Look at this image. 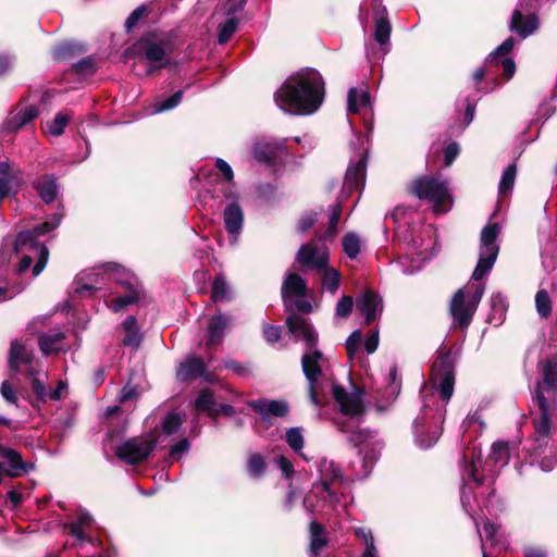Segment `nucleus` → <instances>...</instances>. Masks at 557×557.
I'll use <instances>...</instances> for the list:
<instances>
[{"label":"nucleus","instance_id":"37998d69","mask_svg":"<svg viewBox=\"0 0 557 557\" xmlns=\"http://www.w3.org/2000/svg\"><path fill=\"white\" fill-rule=\"evenodd\" d=\"M238 27V20L236 17H228L226 21L221 23L218 27L219 35L218 41L221 45L226 44L234 35Z\"/></svg>","mask_w":557,"mask_h":557},{"label":"nucleus","instance_id":"09e8293b","mask_svg":"<svg viewBox=\"0 0 557 557\" xmlns=\"http://www.w3.org/2000/svg\"><path fill=\"white\" fill-rule=\"evenodd\" d=\"M517 174L516 164H509L502 174L499 182V194L505 195L512 189Z\"/></svg>","mask_w":557,"mask_h":557},{"label":"nucleus","instance_id":"2eb2a0df","mask_svg":"<svg viewBox=\"0 0 557 557\" xmlns=\"http://www.w3.org/2000/svg\"><path fill=\"white\" fill-rule=\"evenodd\" d=\"M374 40L381 46L383 53L389 49L392 24L388 20L387 10L382 5L381 0H373Z\"/></svg>","mask_w":557,"mask_h":557},{"label":"nucleus","instance_id":"de8ad7c7","mask_svg":"<svg viewBox=\"0 0 557 557\" xmlns=\"http://www.w3.org/2000/svg\"><path fill=\"white\" fill-rule=\"evenodd\" d=\"M182 424L183 420L181 416L175 411H171L165 416V418L162 421V432L169 436L173 435L178 432Z\"/></svg>","mask_w":557,"mask_h":557},{"label":"nucleus","instance_id":"f704fd0d","mask_svg":"<svg viewBox=\"0 0 557 557\" xmlns=\"http://www.w3.org/2000/svg\"><path fill=\"white\" fill-rule=\"evenodd\" d=\"M65 338V333L53 332V333H40L38 335V346L44 356H49L53 352H58L60 348L57 347Z\"/></svg>","mask_w":557,"mask_h":557},{"label":"nucleus","instance_id":"69168bd1","mask_svg":"<svg viewBox=\"0 0 557 557\" xmlns=\"http://www.w3.org/2000/svg\"><path fill=\"white\" fill-rule=\"evenodd\" d=\"M145 12V7L140 5L128 15L125 21V28L127 32H131L137 25L139 20L144 16Z\"/></svg>","mask_w":557,"mask_h":557},{"label":"nucleus","instance_id":"0e129e2a","mask_svg":"<svg viewBox=\"0 0 557 557\" xmlns=\"http://www.w3.org/2000/svg\"><path fill=\"white\" fill-rule=\"evenodd\" d=\"M16 58L11 53H0V77L9 73L15 65Z\"/></svg>","mask_w":557,"mask_h":557},{"label":"nucleus","instance_id":"cd10ccee","mask_svg":"<svg viewBox=\"0 0 557 557\" xmlns=\"http://www.w3.org/2000/svg\"><path fill=\"white\" fill-rule=\"evenodd\" d=\"M480 457V451H476L475 447L467 448L462 455L463 463V476L471 479L476 486H482L485 482L483 475L478 474V468L475 466V459Z\"/></svg>","mask_w":557,"mask_h":557},{"label":"nucleus","instance_id":"49530a36","mask_svg":"<svg viewBox=\"0 0 557 557\" xmlns=\"http://www.w3.org/2000/svg\"><path fill=\"white\" fill-rule=\"evenodd\" d=\"M535 306L539 314L542 318H548L552 313V300L545 289L537 290L535 295Z\"/></svg>","mask_w":557,"mask_h":557},{"label":"nucleus","instance_id":"4d7b16f0","mask_svg":"<svg viewBox=\"0 0 557 557\" xmlns=\"http://www.w3.org/2000/svg\"><path fill=\"white\" fill-rule=\"evenodd\" d=\"M342 211H332L329 219V226L324 233L319 236L320 240H329L332 239L337 233V225L341 220Z\"/></svg>","mask_w":557,"mask_h":557},{"label":"nucleus","instance_id":"79ce46f5","mask_svg":"<svg viewBox=\"0 0 557 557\" xmlns=\"http://www.w3.org/2000/svg\"><path fill=\"white\" fill-rule=\"evenodd\" d=\"M216 401L214 393L211 388H203L200 391L197 399L195 400V407L198 411L207 412L215 407Z\"/></svg>","mask_w":557,"mask_h":557},{"label":"nucleus","instance_id":"6e6d98bb","mask_svg":"<svg viewBox=\"0 0 557 557\" xmlns=\"http://www.w3.org/2000/svg\"><path fill=\"white\" fill-rule=\"evenodd\" d=\"M362 336L363 335L361 330H355L346 339L345 347L349 359H352L355 357L357 350L361 345Z\"/></svg>","mask_w":557,"mask_h":557},{"label":"nucleus","instance_id":"7ed1b4c3","mask_svg":"<svg viewBox=\"0 0 557 557\" xmlns=\"http://www.w3.org/2000/svg\"><path fill=\"white\" fill-rule=\"evenodd\" d=\"M61 214L55 213L51 221H45L36 224L30 230L21 231L17 233L13 243V251L21 253L26 251L21 258L17 271L18 273L26 272L33 264L34 258H37L35 265L33 267V275L38 276L47 265L49 258V249L46 245L37 240L38 236L45 235L55 227L61 222Z\"/></svg>","mask_w":557,"mask_h":557},{"label":"nucleus","instance_id":"473e14b6","mask_svg":"<svg viewBox=\"0 0 557 557\" xmlns=\"http://www.w3.org/2000/svg\"><path fill=\"white\" fill-rule=\"evenodd\" d=\"M498 69L499 67H497L496 65H490L488 67H486L485 63L483 64L482 67L476 69L472 75L475 89L478 91L484 92V94H487V92H491V91L497 89L500 86V84L495 77L488 78L485 87L481 88L478 85L485 76L488 77L491 75H494L495 71Z\"/></svg>","mask_w":557,"mask_h":557},{"label":"nucleus","instance_id":"dca6fc26","mask_svg":"<svg viewBox=\"0 0 557 557\" xmlns=\"http://www.w3.org/2000/svg\"><path fill=\"white\" fill-rule=\"evenodd\" d=\"M449 312L453 318V325L465 331L469 327L475 313L473 305L466 304V295L462 288L458 289L450 301Z\"/></svg>","mask_w":557,"mask_h":557},{"label":"nucleus","instance_id":"680f3d73","mask_svg":"<svg viewBox=\"0 0 557 557\" xmlns=\"http://www.w3.org/2000/svg\"><path fill=\"white\" fill-rule=\"evenodd\" d=\"M380 343V336H379V330L373 329L370 330L366 343H364V349L369 355H372L376 351Z\"/></svg>","mask_w":557,"mask_h":557},{"label":"nucleus","instance_id":"f8f14e48","mask_svg":"<svg viewBox=\"0 0 557 557\" xmlns=\"http://www.w3.org/2000/svg\"><path fill=\"white\" fill-rule=\"evenodd\" d=\"M515 42L516 41L512 37L507 38L485 59V66L488 67L490 65H496L502 69L503 76L506 81L511 79L516 72L515 61L508 55L512 50Z\"/></svg>","mask_w":557,"mask_h":557},{"label":"nucleus","instance_id":"4468645a","mask_svg":"<svg viewBox=\"0 0 557 557\" xmlns=\"http://www.w3.org/2000/svg\"><path fill=\"white\" fill-rule=\"evenodd\" d=\"M286 326L288 332L295 337L296 341L304 339L306 348L318 347L319 335L313 325L301 315L292 312L286 318Z\"/></svg>","mask_w":557,"mask_h":557},{"label":"nucleus","instance_id":"052dcab7","mask_svg":"<svg viewBox=\"0 0 557 557\" xmlns=\"http://www.w3.org/2000/svg\"><path fill=\"white\" fill-rule=\"evenodd\" d=\"M263 336L269 344L277 343L282 337V326L273 324L263 325Z\"/></svg>","mask_w":557,"mask_h":557},{"label":"nucleus","instance_id":"c756f323","mask_svg":"<svg viewBox=\"0 0 557 557\" xmlns=\"http://www.w3.org/2000/svg\"><path fill=\"white\" fill-rule=\"evenodd\" d=\"M497 211L491 215L490 222L481 231V250L493 251V248L499 247L495 242L500 233L502 225L498 222H492L496 216Z\"/></svg>","mask_w":557,"mask_h":557},{"label":"nucleus","instance_id":"603ef678","mask_svg":"<svg viewBox=\"0 0 557 557\" xmlns=\"http://www.w3.org/2000/svg\"><path fill=\"white\" fill-rule=\"evenodd\" d=\"M285 441L295 453L300 451L305 444L301 428L288 429L285 434Z\"/></svg>","mask_w":557,"mask_h":557},{"label":"nucleus","instance_id":"e2e57ef3","mask_svg":"<svg viewBox=\"0 0 557 557\" xmlns=\"http://www.w3.org/2000/svg\"><path fill=\"white\" fill-rule=\"evenodd\" d=\"M1 396L12 405L17 406V396L12 384L9 381H3L0 386Z\"/></svg>","mask_w":557,"mask_h":557},{"label":"nucleus","instance_id":"412c9836","mask_svg":"<svg viewBox=\"0 0 557 557\" xmlns=\"http://www.w3.org/2000/svg\"><path fill=\"white\" fill-rule=\"evenodd\" d=\"M34 351L28 349L22 341L14 339L11 342L8 354V367L12 373H21V367L30 366V363H34Z\"/></svg>","mask_w":557,"mask_h":557},{"label":"nucleus","instance_id":"bf43d9fd","mask_svg":"<svg viewBox=\"0 0 557 557\" xmlns=\"http://www.w3.org/2000/svg\"><path fill=\"white\" fill-rule=\"evenodd\" d=\"M73 69L82 75H90L96 71V63L92 58L87 57L73 63Z\"/></svg>","mask_w":557,"mask_h":557},{"label":"nucleus","instance_id":"864d4df0","mask_svg":"<svg viewBox=\"0 0 557 557\" xmlns=\"http://www.w3.org/2000/svg\"><path fill=\"white\" fill-rule=\"evenodd\" d=\"M30 385L35 394V400H29L32 406H35L36 403H46L48 399V391L46 383L41 381L39 377H33Z\"/></svg>","mask_w":557,"mask_h":557},{"label":"nucleus","instance_id":"7c9ffc66","mask_svg":"<svg viewBox=\"0 0 557 557\" xmlns=\"http://www.w3.org/2000/svg\"><path fill=\"white\" fill-rule=\"evenodd\" d=\"M310 530V546H309V554L310 557H319L322 548L327 546L329 540L324 536V525L312 521L309 525Z\"/></svg>","mask_w":557,"mask_h":557},{"label":"nucleus","instance_id":"5fc2aeb1","mask_svg":"<svg viewBox=\"0 0 557 557\" xmlns=\"http://www.w3.org/2000/svg\"><path fill=\"white\" fill-rule=\"evenodd\" d=\"M341 284V274L332 268H326L323 274V285L331 293H335Z\"/></svg>","mask_w":557,"mask_h":557},{"label":"nucleus","instance_id":"b1692460","mask_svg":"<svg viewBox=\"0 0 557 557\" xmlns=\"http://www.w3.org/2000/svg\"><path fill=\"white\" fill-rule=\"evenodd\" d=\"M38 114L39 110L33 104L25 106L17 111H12L3 124V131L8 133L15 132L35 120Z\"/></svg>","mask_w":557,"mask_h":557},{"label":"nucleus","instance_id":"58836bf2","mask_svg":"<svg viewBox=\"0 0 557 557\" xmlns=\"http://www.w3.org/2000/svg\"><path fill=\"white\" fill-rule=\"evenodd\" d=\"M243 222V211H224L225 230L235 240L242 231Z\"/></svg>","mask_w":557,"mask_h":557},{"label":"nucleus","instance_id":"c9c22d12","mask_svg":"<svg viewBox=\"0 0 557 557\" xmlns=\"http://www.w3.org/2000/svg\"><path fill=\"white\" fill-rule=\"evenodd\" d=\"M183 95L184 90H178L165 98L158 97L156 101L151 104V113L159 114L175 109L182 102Z\"/></svg>","mask_w":557,"mask_h":557},{"label":"nucleus","instance_id":"a211bd4d","mask_svg":"<svg viewBox=\"0 0 557 557\" xmlns=\"http://www.w3.org/2000/svg\"><path fill=\"white\" fill-rule=\"evenodd\" d=\"M248 406L265 422H269L271 417L285 418L290 410L286 400L276 399L259 398L249 401Z\"/></svg>","mask_w":557,"mask_h":557},{"label":"nucleus","instance_id":"423d86ee","mask_svg":"<svg viewBox=\"0 0 557 557\" xmlns=\"http://www.w3.org/2000/svg\"><path fill=\"white\" fill-rule=\"evenodd\" d=\"M150 438L134 436L126 440L115 448V456L129 466H137L146 461L157 447L159 433L153 430Z\"/></svg>","mask_w":557,"mask_h":557},{"label":"nucleus","instance_id":"20e7f679","mask_svg":"<svg viewBox=\"0 0 557 557\" xmlns=\"http://www.w3.org/2000/svg\"><path fill=\"white\" fill-rule=\"evenodd\" d=\"M368 138L357 137L356 141L350 143L354 156L350 158L343 187L336 197V201L330 205L327 209H355L357 206V196L354 199V194L363 189L366 184L367 164H368Z\"/></svg>","mask_w":557,"mask_h":557},{"label":"nucleus","instance_id":"bb28decb","mask_svg":"<svg viewBox=\"0 0 557 557\" xmlns=\"http://www.w3.org/2000/svg\"><path fill=\"white\" fill-rule=\"evenodd\" d=\"M296 259L304 267H310L312 269H322L327 261L326 257L318 256L317 247L311 244L300 246Z\"/></svg>","mask_w":557,"mask_h":557},{"label":"nucleus","instance_id":"f257e3e1","mask_svg":"<svg viewBox=\"0 0 557 557\" xmlns=\"http://www.w3.org/2000/svg\"><path fill=\"white\" fill-rule=\"evenodd\" d=\"M325 96L322 75L314 69H306L289 76L275 91L276 106L290 115H310L319 110Z\"/></svg>","mask_w":557,"mask_h":557},{"label":"nucleus","instance_id":"9b49d317","mask_svg":"<svg viewBox=\"0 0 557 557\" xmlns=\"http://www.w3.org/2000/svg\"><path fill=\"white\" fill-rule=\"evenodd\" d=\"M363 394L364 391L361 387H356L354 393H348L341 384H333L332 386L334 400L339 405L341 412L348 417H357L364 413Z\"/></svg>","mask_w":557,"mask_h":557},{"label":"nucleus","instance_id":"a19ab883","mask_svg":"<svg viewBox=\"0 0 557 557\" xmlns=\"http://www.w3.org/2000/svg\"><path fill=\"white\" fill-rule=\"evenodd\" d=\"M373 437V432L369 429H356L352 430L348 437L347 442L354 447L358 449V454H361L362 446Z\"/></svg>","mask_w":557,"mask_h":557},{"label":"nucleus","instance_id":"9d476101","mask_svg":"<svg viewBox=\"0 0 557 557\" xmlns=\"http://www.w3.org/2000/svg\"><path fill=\"white\" fill-rule=\"evenodd\" d=\"M251 154L259 163L276 164L283 162L289 156V151L285 138L259 137L251 144Z\"/></svg>","mask_w":557,"mask_h":557},{"label":"nucleus","instance_id":"ddd939ff","mask_svg":"<svg viewBox=\"0 0 557 557\" xmlns=\"http://www.w3.org/2000/svg\"><path fill=\"white\" fill-rule=\"evenodd\" d=\"M356 309L364 318V324L371 325L382 314V297L373 289L366 288L356 298Z\"/></svg>","mask_w":557,"mask_h":557},{"label":"nucleus","instance_id":"aec40b11","mask_svg":"<svg viewBox=\"0 0 557 557\" xmlns=\"http://www.w3.org/2000/svg\"><path fill=\"white\" fill-rule=\"evenodd\" d=\"M234 322V318L231 314L218 311L213 314L207 327L206 345L208 348L215 347L222 343L224 332L228 325Z\"/></svg>","mask_w":557,"mask_h":557},{"label":"nucleus","instance_id":"1a4fd4ad","mask_svg":"<svg viewBox=\"0 0 557 557\" xmlns=\"http://www.w3.org/2000/svg\"><path fill=\"white\" fill-rule=\"evenodd\" d=\"M306 349L307 352L301 356V369L306 380L308 381V396L313 405L322 406L324 403L320 398L318 386L319 379L323 373L320 364L323 360V352L317 347Z\"/></svg>","mask_w":557,"mask_h":557},{"label":"nucleus","instance_id":"4be33fe9","mask_svg":"<svg viewBox=\"0 0 557 557\" xmlns=\"http://www.w3.org/2000/svg\"><path fill=\"white\" fill-rule=\"evenodd\" d=\"M308 288L306 281L297 273L286 275L282 287L281 295L286 311H292L290 300L295 297L304 298L307 296Z\"/></svg>","mask_w":557,"mask_h":557},{"label":"nucleus","instance_id":"a18cd8bd","mask_svg":"<svg viewBox=\"0 0 557 557\" xmlns=\"http://www.w3.org/2000/svg\"><path fill=\"white\" fill-rule=\"evenodd\" d=\"M139 300V292L131 290L126 292L124 295L119 296L111 301V308L114 312L122 311L127 306L136 304Z\"/></svg>","mask_w":557,"mask_h":557},{"label":"nucleus","instance_id":"6ab92c4d","mask_svg":"<svg viewBox=\"0 0 557 557\" xmlns=\"http://www.w3.org/2000/svg\"><path fill=\"white\" fill-rule=\"evenodd\" d=\"M525 10L524 1L519 0L518 8L513 11L509 23V28L516 32L522 39L532 35L539 28V20L535 14L523 15Z\"/></svg>","mask_w":557,"mask_h":557},{"label":"nucleus","instance_id":"c03bdc74","mask_svg":"<svg viewBox=\"0 0 557 557\" xmlns=\"http://www.w3.org/2000/svg\"><path fill=\"white\" fill-rule=\"evenodd\" d=\"M342 246L349 259H355L360 253V239L355 233L346 234L342 239Z\"/></svg>","mask_w":557,"mask_h":557},{"label":"nucleus","instance_id":"72a5a7b5","mask_svg":"<svg viewBox=\"0 0 557 557\" xmlns=\"http://www.w3.org/2000/svg\"><path fill=\"white\" fill-rule=\"evenodd\" d=\"M85 52V46L78 42H63L53 49V59L59 62L70 61Z\"/></svg>","mask_w":557,"mask_h":557},{"label":"nucleus","instance_id":"0eeeda50","mask_svg":"<svg viewBox=\"0 0 557 557\" xmlns=\"http://www.w3.org/2000/svg\"><path fill=\"white\" fill-rule=\"evenodd\" d=\"M431 376L437 385L440 397L448 401L455 386V361L450 349L438 351V356L432 364Z\"/></svg>","mask_w":557,"mask_h":557},{"label":"nucleus","instance_id":"6e6552de","mask_svg":"<svg viewBox=\"0 0 557 557\" xmlns=\"http://www.w3.org/2000/svg\"><path fill=\"white\" fill-rule=\"evenodd\" d=\"M126 52L131 57L138 58L139 61H147L149 63L147 69L148 75H152L156 71L165 67L168 64V53L163 42L143 39L135 42Z\"/></svg>","mask_w":557,"mask_h":557},{"label":"nucleus","instance_id":"c85d7f7f","mask_svg":"<svg viewBox=\"0 0 557 557\" xmlns=\"http://www.w3.org/2000/svg\"><path fill=\"white\" fill-rule=\"evenodd\" d=\"M499 253V247L493 248V251H480V258L472 273L471 280L481 281L486 274H488Z\"/></svg>","mask_w":557,"mask_h":557},{"label":"nucleus","instance_id":"3c124183","mask_svg":"<svg viewBox=\"0 0 557 557\" xmlns=\"http://www.w3.org/2000/svg\"><path fill=\"white\" fill-rule=\"evenodd\" d=\"M534 428L535 432L539 435L536 438V442H540L542 440H546L550 436V418L549 412H543L540 413V420L534 421Z\"/></svg>","mask_w":557,"mask_h":557},{"label":"nucleus","instance_id":"e433bc0d","mask_svg":"<svg viewBox=\"0 0 557 557\" xmlns=\"http://www.w3.org/2000/svg\"><path fill=\"white\" fill-rule=\"evenodd\" d=\"M230 286L223 273H218L211 284V300L220 302L231 299Z\"/></svg>","mask_w":557,"mask_h":557},{"label":"nucleus","instance_id":"2f4dec72","mask_svg":"<svg viewBox=\"0 0 557 557\" xmlns=\"http://www.w3.org/2000/svg\"><path fill=\"white\" fill-rule=\"evenodd\" d=\"M34 187L46 203H51L58 195V184L54 175H45L34 182Z\"/></svg>","mask_w":557,"mask_h":557},{"label":"nucleus","instance_id":"13d9d810","mask_svg":"<svg viewBox=\"0 0 557 557\" xmlns=\"http://www.w3.org/2000/svg\"><path fill=\"white\" fill-rule=\"evenodd\" d=\"M354 308V298L344 295L336 304V315L339 318H348Z\"/></svg>","mask_w":557,"mask_h":557},{"label":"nucleus","instance_id":"4c0bfd02","mask_svg":"<svg viewBox=\"0 0 557 557\" xmlns=\"http://www.w3.org/2000/svg\"><path fill=\"white\" fill-rule=\"evenodd\" d=\"M268 468L264 457L259 453H249L247 458V471L251 479H260Z\"/></svg>","mask_w":557,"mask_h":557},{"label":"nucleus","instance_id":"a878e982","mask_svg":"<svg viewBox=\"0 0 557 557\" xmlns=\"http://www.w3.org/2000/svg\"><path fill=\"white\" fill-rule=\"evenodd\" d=\"M413 429L414 434L417 436V440L419 442V445L421 448H430L432 447L437 440L440 438L442 434V430H440L437 426L434 428L432 431H426V420L425 417H418L413 421Z\"/></svg>","mask_w":557,"mask_h":557},{"label":"nucleus","instance_id":"f3484780","mask_svg":"<svg viewBox=\"0 0 557 557\" xmlns=\"http://www.w3.org/2000/svg\"><path fill=\"white\" fill-rule=\"evenodd\" d=\"M198 377L212 382L211 375L207 373V364L198 356H189L180 363L176 370V379L182 383H190Z\"/></svg>","mask_w":557,"mask_h":557},{"label":"nucleus","instance_id":"5701e85b","mask_svg":"<svg viewBox=\"0 0 557 557\" xmlns=\"http://www.w3.org/2000/svg\"><path fill=\"white\" fill-rule=\"evenodd\" d=\"M347 110L349 113H369L372 111V101L369 86L362 83L359 87H350L347 94Z\"/></svg>","mask_w":557,"mask_h":557},{"label":"nucleus","instance_id":"774afa93","mask_svg":"<svg viewBox=\"0 0 557 557\" xmlns=\"http://www.w3.org/2000/svg\"><path fill=\"white\" fill-rule=\"evenodd\" d=\"M544 382L552 388L557 385V371L552 363H547L543 371Z\"/></svg>","mask_w":557,"mask_h":557},{"label":"nucleus","instance_id":"338daca9","mask_svg":"<svg viewBox=\"0 0 557 557\" xmlns=\"http://www.w3.org/2000/svg\"><path fill=\"white\" fill-rule=\"evenodd\" d=\"M276 465L286 479H290L294 475V473H295L294 466H293L292 461L288 458H286L285 456H283V455L278 456L276 459Z\"/></svg>","mask_w":557,"mask_h":557},{"label":"nucleus","instance_id":"39448f33","mask_svg":"<svg viewBox=\"0 0 557 557\" xmlns=\"http://www.w3.org/2000/svg\"><path fill=\"white\" fill-rule=\"evenodd\" d=\"M410 191L419 199L432 202L434 205L433 209L450 203L453 200L448 183L441 175H425L417 178L411 184Z\"/></svg>","mask_w":557,"mask_h":557},{"label":"nucleus","instance_id":"f03ea898","mask_svg":"<svg viewBox=\"0 0 557 557\" xmlns=\"http://www.w3.org/2000/svg\"><path fill=\"white\" fill-rule=\"evenodd\" d=\"M215 169L223 177V182L212 174L201 173L190 180L193 188H199L201 180H205L197 193L199 203L209 209H240L239 194L234 183V171L222 158H215Z\"/></svg>","mask_w":557,"mask_h":557},{"label":"nucleus","instance_id":"8fccbe9b","mask_svg":"<svg viewBox=\"0 0 557 557\" xmlns=\"http://www.w3.org/2000/svg\"><path fill=\"white\" fill-rule=\"evenodd\" d=\"M70 122L67 114L59 112L54 119L47 123V131L50 135L59 137L64 133V128Z\"/></svg>","mask_w":557,"mask_h":557},{"label":"nucleus","instance_id":"ea45409f","mask_svg":"<svg viewBox=\"0 0 557 557\" xmlns=\"http://www.w3.org/2000/svg\"><path fill=\"white\" fill-rule=\"evenodd\" d=\"M255 197L264 203H274L278 200L281 194L270 183H262L255 186Z\"/></svg>","mask_w":557,"mask_h":557},{"label":"nucleus","instance_id":"393cba45","mask_svg":"<svg viewBox=\"0 0 557 557\" xmlns=\"http://www.w3.org/2000/svg\"><path fill=\"white\" fill-rule=\"evenodd\" d=\"M3 459H5L8 463V468L5 469V475L8 478H20L35 469L34 463L24 461L21 453L13 448L7 451Z\"/></svg>","mask_w":557,"mask_h":557}]
</instances>
